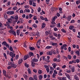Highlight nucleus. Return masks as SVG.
Instances as JSON below:
<instances>
[{"instance_id":"nucleus-21","label":"nucleus","mask_w":80,"mask_h":80,"mask_svg":"<svg viewBox=\"0 0 80 80\" xmlns=\"http://www.w3.org/2000/svg\"><path fill=\"white\" fill-rule=\"evenodd\" d=\"M16 33L17 35H18V36H19L20 35V30H17Z\"/></svg>"},{"instance_id":"nucleus-22","label":"nucleus","mask_w":80,"mask_h":80,"mask_svg":"<svg viewBox=\"0 0 80 80\" xmlns=\"http://www.w3.org/2000/svg\"><path fill=\"white\" fill-rule=\"evenodd\" d=\"M52 48V46H48L46 48V49H50V48Z\"/></svg>"},{"instance_id":"nucleus-48","label":"nucleus","mask_w":80,"mask_h":80,"mask_svg":"<svg viewBox=\"0 0 80 80\" xmlns=\"http://www.w3.org/2000/svg\"><path fill=\"white\" fill-rule=\"evenodd\" d=\"M32 26L34 28H37V25H36L35 24H33Z\"/></svg>"},{"instance_id":"nucleus-3","label":"nucleus","mask_w":80,"mask_h":80,"mask_svg":"<svg viewBox=\"0 0 80 80\" xmlns=\"http://www.w3.org/2000/svg\"><path fill=\"white\" fill-rule=\"evenodd\" d=\"M7 14L8 15H13L14 14V12L13 11H9L7 12Z\"/></svg>"},{"instance_id":"nucleus-40","label":"nucleus","mask_w":80,"mask_h":80,"mask_svg":"<svg viewBox=\"0 0 80 80\" xmlns=\"http://www.w3.org/2000/svg\"><path fill=\"white\" fill-rule=\"evenodd\" d=\"M13 31H14L12 29H11L9 31V33H12L13 32Z\"/></svg>"},{"instance_id":"nucleus-10","label":"nucleus","mask_w":80,"mask_h":80,"mask_svg":"<svg viewBox=\"0 0 80 80\" xmlns=\"http://www.w3.org/2000/svg\"><path fill=\"white\" fill-rule=\"evenodd\" d=\"M46 25V24H45V23H42V28H44L45 27Z\"/></svg>"},{"instance_id":"nucleus-5","label":"nucleus","mask_w":80,"mask_h":80,"mask_svg":"<svg viewBox=\"0 0 80 80\" xmlns=\"http://www.w3.org/2000/svg\"><path fill=\"white\" fill-rule=\"evenodd\" d=\"M30 12V10H29L28 9H26L24 10V13H26V12L29 13Z\"/></svg>"},{"instance_id":"nucleus-51","label":"nucleus","mask_w":80,"mask_h":80,"mask_svg":"<svg viewBox=\"0 0 80 80\" xmlns=\"http://www.w3.org/2000/svg\"><path fill=\"white\" fill-rule=\"evenodd\" d=\"M18 57H19V56L18 55H16V56L15 58L16 60H18Z\"/></svg>"},{"instance_id":"nucleus-6","label":"nucleus","mask_w":80,"mask_h":80,"mask_svg":"<svg viewBox=\"0 0 80 80\" xmlns=\"http://www.w3.org/2000/svg\"><path fill=\"white\" fill-rule=\"evenodd\" d=\"M29 57V56H28V55H25L24 57V60H26Z\"/></svg>"},{"instance_id":"nucleus-49","label":"nucleus","mask_w":80,"mask_h":80,"mask_svg":"<svg viewBox=\"0 0 80 80\" xmlns=\"http://www.w3.org/2000/svg\"><path fill=\"white\" fill-rule=\"evenodd\" d=\"M40 41H41V39H39V40H38V42H37V44H40Z\"/></svg>"},{"instance_id":"nucleus-38","label":"nucleus","mask_w":80,"mask_h":80,"mask_svg":"<svg viewBox=\"0 0 80 80\" xmlns=\"http://www.w3.org/2000/svg\"><path fill=\"white\" fill-rule=\"evenodd\" d=\"M38 12H41V8L40 7H39L38 8Z\"/></svg>"},{"instance_id":"nucleus-16","label":"nucleus","mask_w":80,"mask_h":80,"mask_svg":"<svg viewBox=\"0 0 80 80\" xmlns=\"http://www.w3.org/2000/svg\"><path fill=\"white\" fill-rule=\"evenodd\" d=\"M31 65L32 67H35V63L33 62H31Z\"/></svg>"},{"instance_id":"nucleus-58","label":"nucleus","mask_w":80,"mask_h":80,"mask_svg":"<svg viewBox=\"0 0 80 80\" xmlns=\"http://www.w3.org/2000/svg\"><path fill=\"white\" fill-rule=\"evenodd\" d=\"M44 67H45V68H46V69H47V68H49V67H48V66L47 65H45L44 66Z\"/></svg>"},{"instance_id":"nucleus-14","label":"nucleus","mask_w":80,"mask_h":80,"mask_svg":"<svg viewBox=\"0 0 80 80\" xmlns=\"http://www.w3.org/2000/svg\"><path fill=\"white\" fill-rule=\"evenodd\" d=\"M56 18H57V16H55L54 18L52 19V21H55Z\"/></svg>"},{"instance_id":"nucleus-64","label":"nucleus","mask_w":80,"mask_h":80,"mask_svg":"<svg viewBox=\"0 0 80 80\" xmlns=\"http://www.w3.org/2000/svg\"><path fill=\"white\" fill-rule=\"evenodd\" d=\"M67 80V78L66 77H63L62 78V80Z\"/></svg>"},{"instance_id":"nucleus-39","label":"nucleus","mask_w":80,"mask_h":80,"mask_svg":"<svg viewBox=\"0 0 80 80\" xmlns=\"http://www.w3.org/2000/svg\"><path fill=\"white\" fill-rule=\"evenodd\" d=\"M52 45H53V46H55L56 45H57V43H52Z\"/></svg>"},{"instance_id":"nucleus-56","label":"nucleus","mask_w":80,"mask_h":80,"mask_svg":"<svg viewBox=\"0 0 80 80\" xmlns=\"http://www.w3.org/2000/svg\"><path fill=\"white\" fill-rule=\"evenodd\" d=\"M51 24L54 25H56V23L53 21H52L51 22Z\"/></svg>"},{"instance_id":"nucleus-19","label":"nucleus","mask_w":80,"mask_h":80,"mask_svg":"<svg viewBox=\"0 0 80 80\" xmlns=\"http://www.w3.org/2000/svg\"><path fill=\"white\" fill-rule=\"evenodd\" d=\"M7 20H8V22H9V23H11V21H12V19H11V18H8L7 19Z\"/></svg>"},{"instance_id":"nucleus-12","label":"nucleus","mask_w":80,"mask_h":80,"mask_svg":"<svg viewBox=\"0 0 80 80\" xmlns=\"http://www.w3.org/2000/svg\"><path fill=\"white\" fill-rule=\"evenodd\" d=\"M29 54L30 57H32V56H33L34 55L33 53V52H29Z\"/></svg>"},{"instance_id":"nucleus-37","label":"nucleus","mask_w":80,"mask_h":80,"mask_svg":"<svg viewBox=\"0 0 80 80\" xmlns=\"http://www.w3.org/2000/svg\"><path fill=\"white\" fill-rule=\"evenodd\" d=\"M33 20H37V16H34L33 17Z\"/></svg>"},{"instance_id":"nucleus-20","label":"nucleus","mask_w":80,"mask_h":80,"mask_svg":"<svg viewBox=\"0 0 80 80\" xmlns=\"http://www.w3.org/2000/svg\"><path fill=\"white\" fill-rule=\"evenodd\" d=\"M3 73L4 75V76H6V75H7V72L5 71V70H3Z\"/></svg>"},{"instance_id":"nucleus-59","label":"nucleus","mask_w":80,"mask_h":80,"mask_svg":"<svg viewBox=\"0 0 80 80\" xmlns=\"http://www.w3.org/2000/svg\"><path fill=\"white\" fill-rule=\"evenodd\" d=\"M53 29L54 31H57L58 30V28L56 27L54 28Z\"/></svg>"},{"instance_id":"nucleus-46","label":"nucleus","mask_w":80,"mask_h":80,"mask_svg":"<svg viewBox=\"0 0 80 80\" xmlns=\"http://www.w3.org/2000/svg\"><path fill=\"white\" fill-rule=\"evenodd\" d=\"M3 55L4 57L6 59H7V55L5 54V53H3Z\"/></svg>"},{"instance_id":"nucleus-53","label":"nucleus","mask_w":80,"mask_h":80,"mask_svg":"<svg viewBox=\"0 0 80 80\" xmlns=\"http://www.w3.org/2000/svg\"><path fill=\"white\" fill-rule=\"evenodd\" d=\"M75 22V20H71L70 22V23H74Z\"/></svg>"},{"instance_id":"nucleus-29","label":"nucleus","mask_w":80,"mask_h":80,"mask_svg":"<svg viewBox=\"0 0 80 80\" xmlns=\"http://www.w3.org/2000/svg\"><path fill=\"white\" fill-rule=\"evenodd\" d=\"M29 4L30 5H32V3H33V2H32L33 1H32L31 0H29Z\"/></svg>"},{"instance_id":"nucleus-33","label":"nucleus","mask_w":80,"mask_h":80,"mask_svg":"<svg viewBox=\"0 0 80 80\" xmlns=\"http://www.w3.org/2000/svg\"><path fill=\"white\" fill-rule=\"evenodd\" d=\"M42 78H43V76L42 75H40L39 76V80H41L42 79Z\"/></svg>"},{"instance_id":"nucleus-55","label":"nucleus","mask_w":80,"mask_h":80,"mask_svg":"<svg viewBox=\"0 0 80 80\" xmlns=\"http://www.w3.org/2000/svg\"><path fill=\"white\" fill-rule=\"evenodd\" d=\"M4 16L5 19H7V16L6 14H4Z\"/></svg>"},{"instance_id":"nucleus-50","label":"nucleus","mask_w":80,"mask_h":80,"mask_svg":"<svg viewBox=\"0 0 80 80\" xmlns=\"http://www.w3.org/2000/svg\"><path fill=\"white\" fill-rule=\"evenodd\" d=\"M52 53L54 55H56V52L55 50H53Z\"/></svg>"},{"instance_id":"nucleus-18","label":"nucleus","mask_w":80,"mask_h":80,"mask_svg":"<svg viewBox=\"0 0 80 80\" xmlns=\"http://www.w3.org/2000/svg\"><path fill=\"white\" fill-rule=\"evenodd\" d=\"M71 71L72 72H75V67H72L71 68Z\"/></svg>"},{"instance_id":"nucleus-34","label":"nucleus","mask_w":80,"mask_h":80,"mask_svg":"<svg viewBox=\"0 0 80 80\" xmlns=\"http://www.w3.org/2000/svg\"><path fill=\"white\" fill-rule=\"evenodd\" d=\"M25 66L27 68H28L29 67V65L28 64H27V63H26L25 64Z\"/></svg>"},{"instance_id":"nucleus-60","label":"nucleus","mask_w":80,"mask_h":80,"mask_svg":"<svg viewBox=\"0 0 80 80\" xmlns=\"http://www.w3.org/2000/svg\"><path fill=\"white\" fill-rule=\"evenodd\" d=\"M30 35L31 37L33 36V32H31V33H30Z\"/></svg>"},{"instance_id":"nucleus-4","label":"nucleus","mask_w":80,"mask_h":80,"mask_svg":"<svg viewBox=\"0 0 80 80\" xmlns=\"http://www.w3.org/2000/svg\"><path fill=\"white\" fill-rule=\"evenodd\" d=\"M9 55L12 57V58H13L15 57V54H13L12 52H10L9 53Z\"/></svg>"},{"instance_id":"nucleus-44","label":"nucleus","mask_w":80,"mask_h":80,"mask_svg":"<svg viewBox=\"0 0 80 80\" xmlns=\"http://www.w3.org/2000/svg\"><path fill=\"white\" fill-rule=\"evenodd\" d=\"M12 35H13L15 37L16 36V32L14 31H13V32L12 33Z\"/></svg>"},{"instance_id":"nucleus-23","label":"nucleus","mask_w":80,"mask_h":80,"mask_svg":"<svg viewBox=\"0 0 80 80\" xmlns=\"http://www.w3.org/2000/svg\"><path fill=\"white\" fill-rule=\"evenodd\" d=\"M38 37H40V32H37L36 33V36Z\"/></svg>"},{"instance_id":"nucleus-61","label":"nucleus","mask_w":80,"mask_h":80,"mask_svg":"<svg viewBox=\"0 0 80 80\" xmlns=\"http://www.w3.org/2000/svg\"><path fill=\"white\" fill-rule=\"evenodd\" d=\"M9 50L10 51H13V48L12 47L10 46V48H9Z\"/></svg>"},{"instance_id":"nucleus-32","label":"nucleus","mask_w":80,"mask_h":80,"mask_svg":"<svg viewBox=\"0 0 80 80\" xmlns=\"http://www.w3.org/2000/svg\"><path fill=\"white\" fill-rule=\"evenodd\" d=\"M49 2H50V0H46V3L47 4H49V3H50Z\"/></svg>"},{"instance_id":"nucleus-24","label":"nucleus","mask_w":80,"mask_h":80,"mask_svg":"<svg viewBox=\"0 0 80 80\" xmlns=\"http://www.w3.org/2000/svg\"><path fill=\"white\" fill-rule=\"evenodd\" d=\"M6 25H7V26L8 27V28H10V24L9 23H8V22H6Z\"/></svg>"},{"instance_id":"nucleus-25","label":"nucleus","mask_w":80,"mask_h":80,"mask_svg":"<svg viewBox=\"0 0 80 80\" xmlns=\"http://www.w3.org/2000/svg\"><path fill=\"white\" fill-rule=\"evenodd\" d=\"M23 47H25V48H27V42H24L23 43Z\"/></svg>"},{"instance_id":"nucleus-28","label":"nucleus","mask_w":80,"mask_h":80,"mask_svg":"<svg viewBox=\"0 0 80 80\" xmlns=\"http://www.w3.org/2000/svg\"><path fill=\"white\" fill-rule=\"evenodd\" d=\"M33 78L35 80H37V75H34L33 76Z\"/></svg>"},{"instance_id":"nucleus-26","label":"nucleus","mask_w":80,"mask_h":80,"mask_svg":"<svg viewBox=\"0 0 80 80\" xmlns=\"http://www.w3.org/2000/svg\"><path fill=\"white\" fill-rule=\"evenodd\" d=\"M7 43V42L6 41H4L2 42V45L5 46V45H6Z\"/></svg>"},{"instance_id":"nucleus-35","label":"nucleus","mask_w":80,"mask_h":80,"mask_svg":"<svg viewBox=\"0 0 80 80\" xmlns=\"http://www.w3.org/2000/svg\"><path fill=\"white\" fill-rule=\"evenodd\" d=\"M76 53L78 55V56H79L80 55V52H79V51H77L76 52Z\"/></svg>"},{"instance_id":"nucleus-62","label":"nucleus","mask_w":80,"mask_h":80,"mask_svg":"<svg viewBox=\"0 0 80 80\" xmlns=\"http://www.w3.org/2000/svg\"><path fill=\"white\" fill-rule=\"evenodd\" d=\"M32 6L33 7H36V4L34 2H33L32 3Z\"/></svg>"},{"instance_id":"nucleus-31","label":"nucleus","mask_w":80,"mask_h":80,"mask_svg":"<svg viewBox=\"0 0 80 80\" xmlns=\"http://www.w3.org/2000/svg\"><path fill=\"white\" fill-rule=\"evenodd\" d=\"M52 66H53V68H55L56 67V65H57V64L55 63H53L52 64Z\"/></svg>"},{"instance_id":"nucleus-17","label":"nucleus","mask_w":80,"mask_h":80,"mask_svg":"<svg viewBox=\"0 0 80 80\" xmlns=\"http://www.w3.org/2000/svg\"><path fill=\"white\" fill-rule=\"evenodd\" d=\"M71 18H72V16H69L67 18V19L68 21H70L71 20Z\"/></svg>"},{"instance_id":"nucleus-15","label":"nucleus","mask_w":80,"mask_h":80,"mask_svg":"<svg viewBox=\"0 0 80 80\" xmlns=\"http://www.w3.org/2000/svg\"><path fill=\"white\" fill-rule=\"evenodd\" d=\"M74 78L76 80H79V78H78V77L76 75H75L74 76Z\"/></svg>"},{"instance_id":"nucleus-47","label":"nucleus","mask_w":80,"mask_h":80,"mask_svg":"<svg viewBox=\"0 0 80 80\" xmlns=\"http://www.w3.org/2000/svg\"><path fill=\"white\" fill-rule=\"evenodd\" d=\"M13 9L14 10H17V7L16 6H14L13 8Z\"/></svg>"},{"instance_id":"nucleus-41","label":"nucleus","mask_w":80,"mask_h":80,"mask_svg":"<svg viewBox=\"0 0 80 80\" xmlns=\"http://www.w3.org/2000/svg\"><path fill=\"white\" fill-rule=\"evenodd\" d=\"M57 27H58V28H60V27H61V26H60V23H58V24H57Z\"/></svg>"},{"instance_id":"nucleus-52","label":"nucleus","mask_w":80,"mask_h":80,"mask_svg":"<svg viewBox=\"0 0 80 80\" xmlns=\"http://www.w3.org/2000/svg\"><path fill=\"white\" fill-rule=\"evenodd\" d=\"M76 3L77 5H78V4H79V3H80V1H77L76 2Z\"/></svg>"},{"instance_id":"nucleus-13","label":"nucleus","mask_w":80,"mask_h":80,"mask_svg":"<svg viewBox=\"0 0 80 80\" xmlns=\"http://www.w3.org/2000/svg\"><path fill=\"white\" fill-rule=\"evenodd\" d=\"M29 49L30 50H35V48L33 47H31L29 48Z\"/></svg>"},{"instance_id":"nucleus-11","label":"nucleus","mask_w":80,"mask_h":80,"mask_svg":"<svg viewBox=\"0 0 80 80\" xmlns=\"http://www.w3.org/2000/svg\"><path fill=\"white\" fill-rule=\"evenodd\" d=\"M65 75L67 77V78H68V79H70V75H69V74L67 73H65Z\"/></svg>"},{"instance_id":"nucleus-45","label":"nucleus","mask_w":80,"mask_h":80,"mask_svg":"<svg viewBox=\"0 0 80 80\" xmlns=\"http://www.w3.org/2000/svg\"><path fill=\"white\" fill-rule=\"evenodd\" d=\"M61 31L63 33H66V31H65V29H62Z\"/></svg>"},{"instance_id":"nucleus-36","label":"nucleus","mask_w":80,"mask_h":80,"mask_svg":"<svg viewBox=\"0 0 80 80\" xmlns=\"http://www.w3.org/2000/svg\"><path fill=\"white\" fill-rule=\"evenodd\" d=\"M28 73H29V74H30L31 73V70L30 68H28Z\"/></svg>"},{"instance_id":"nucleus-43","label":"nucleus","mask_w":80,"mask_h":80,"mask_svg":"<svg viewBox=\"0 0 80 80\" xmlns=\"http://www.w3.org/2000/svg\"><path fill=\"white\" fill-rule=\"evenodd\" d=\"M14 19H15V20H18V15H16Z\"/></svg>"},{"instance_id":"nucleus-2","label":"nucleus","mask_w":80,"mask_h":80,"mask_svg":"<svg viewBox=\"0 0 80 80\" xmlns=\"http://www.w3.org/2000/svg\"><path fill=\"white\" fill-rule=\"evenodd\" d=\"M11 66L12 68H17V66L15 65V64L13 62H11Z\"/></svg>"},{"instance_id":"nucleus-54","label":"nucleus","mask_w":80,"mask_h":80,"mask_svg":"<svg viewBox=\"0 0 80 80\" xmlns=\"http://www.w3.org/2000/svg\"><path fill=\"white\" fill-rule=\"evenodd\" d=\"M46 70L48 73H49L50 72V69H49V68L47 69H46Z\"/></svg>"},{"instance_id":"nucleus-63","label":"nucleus","mask_w":80,"mask_h":80,"mask_svg":"<svg viewBox=\"0 0 80 80\" xmlns=\"http://www.w3.org/2000/svg\"><path fill=\"white\" fill-rule=\"evenodd\" d=\"M24 8H28L29 7L28 5H26L24 6Z\"/></svg>"},{"instance_id":"nucleus-9","label":"nucleus","mask_w":80,"mask_h":80,"mask_svg":"<svg viewBox=\"0 0 80 80\" xmlns=\"http://www.w3.org/2000/svg\"><path fill=\"white\" fill-rule=\"evenodd\" d=\"M32 60L34 62H38V59L36 58H34L32 59Z\"/></svg>"},{"instance_id":"nucleus-8","label":"nucleus","mask_w":80,"mask_h":80,"mask_svg":"<svg viewBox=\"0 0 80 80\" xmlns=\"http://www.w3.org/2000/svg\"><path fill=\"white\" fill-rule=\"evenodd\" d=\"M22 58L20 59L18 62V63L19 64H21V63H22Z\"/></svg>"},{"instance_id":"nucleus-27","label":"nucleus","mask_w":80,"mask_h":80,"mask_svg":"<svg viewBox=\"0 0 80 80\" xmlns=\"http://www.w3.org/2000/svg\"><path fill=\"white\" fill-rule=\"evenodd\" d=\"M74 28V27L73 26H70L69 27V29L70 30H72L73 28Z\"/></svg>"},{"instance_id":"nucleus-1","label":"nucleus","mask_w":80,"mask_h":80,"mask_svg":"<svg viewBox=\"0 0 80 80\" xmlns=\"http://www.w3.org/2000/svg\"><path fill=\"white\" fill-rule=\"evenodd\" d=\"M66 47H67V45L66 44H63L61 47V50H67V48Z\"/></svg>"},{"instance_id":"nucleus-57","label":"nucleus","mask_w":80,"mask_h":80,"mask_svg":"<svg viewBox=\"0 0 80 80\" xmlns=\"http://www.w3.org/2000/svg\"><path fill=\"white\" fill-rule=\"evenodd\" d=\"M12 66H9L7 68L8 69V70H9V69H11V68H12Z\"/></svg>"},{"instance_id":"nucleus-30","label":"nucleus","mask_w":80,"mask_h":80,"mask_svg":"<svg viewBox=\"0 0 80 80\" xmlns=\"http://www.w3.org/2000/svg\"><path fill=\"white\" fill-rule=\"evenodd\" d=\"M68 59H69V60H70V59H71V58H72V56H71V55H68Z\"/></svg>"},{"instance_id":"nucleus-7","label":"nucleus","mask_w":80,"mask_h":80,"mask_svg":"<svg viewBox=\"0 0 80 80\" xmlns=\"http://www.w3.org/2000/svg\"><path fill=\"white\" fill-rule=\"evenodd\" d=\"M23 77H24V78L26 80H28V76L26 74H23Z\"/></svg>"},{"instance_id":"nucleus-42","label":"nucleus","mask_w":80,"mask_h":80,"mask_svg":"<svg viewBox=\"0 0 80 80\" xmlns=\"http://www.w3.org/2000/svg\"><path fill=\"white\" fill-rule=\"evenodd\" d=\"M42 71L41 70H39L38 71V73L39 74H41L42 73Z\"/></svg>"}]
</instances>
